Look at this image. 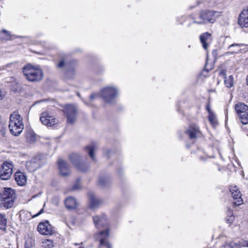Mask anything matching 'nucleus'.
<instances>
[{
	"instance_id": "29",
	"label": "nucleus",
	"mask_w": 248,
	"mask_h": 248,
	"mask_svg": "<svg viewBox=\"0 0 248 248\" xmlns=\"http://www.w3.org/2000/svg\"><path fill=\"white\" fill-rule=\"evenodd\" d=\"M7 225V219L3 214H0V229L5 230Z\"/></svg>"
},
{
	"instance_id": "4",
	"label": "nucleus",
	"mask_w": 248,
	"mask_h": 248,
	"mask_svg": "<svg viewBox=\"0 0 248 248\" xmlns=\"http://www.w3.org/2000/svg\"><path fill=\"white\" fill-rule=\"evenodd\" d=\"M118 88L114 86H107L102 88L100 92V95L105 102L112 104L116 101L119 95Z\"/></svg>"
},
{
	"instance_id": "31",
	"label": "nucleus",
	"mask_w": 248,
	"mask_h": 248,
	"mask_svg": "<svg viewBox=\"0 0 248 248\" xmlns=\"http://www.w3.org/2000/svg\"><path fill=\"white\" fill-rule=\"evenodd\" d=\"M227 217L226 218V221L228 223L232 224L234 219V217L233 215L232 211L228 210L227 213Z\"/></svg>"
},
{
	"instance_id": "23",
	"label": "nucleus",
	"mask_w": 248,
	"mask_h": 248,
	"mask_svg": "<svg viewBox=\"0 0 248 248\" xmlns=\"http://www.w3.org/2000/svg\"><path fill=\"white\" fill-rule=\"evenodd\" d=\"M25 137L27 142L30 143H34L37 140V136L32 130H28L25 133Z\"/></svg>"
},
{
	"instance_id": "24",
	"label": "nucleus",
	"mask_w": 248,
	"mask_h": 248,
	"mask_svg": "<svg viewBox=\"0 0 248 248\" xmlns=\"http://www.w3.org/2000/svg\"><path fill=\"white\" fill-rule=\"evenodd\" d=\"M235 109L237 115H239L243 113L244 111L245 113L248 111V107L244 103H239L235 105Z\"/></svg>"
},
{
	"instance_id": "32",
	"label": "nucleus",
	"mask_w": 248,
	"mask_h": 248,
	"mask_svg": "<svg viewBox=\"0 0 248 248\" xmlns=\"http://www.w3.org/2000/svg\"><path fill=\"white\" fill-rule=\"evenodd\" d=\"M242 46V44H233L228 47L229 49H231L232 47H235L233 50H232V51L230 52L232 54L233 53H238L239 51V48L240 46ZM230 52H228V53H229Z\"/></svg>"
},
{
	"instance_id": "20",
	"label": "nucleus",
	"mask_w": 248,
	"mask_h": 248,
	"mask_svg": "<svg viewBox=\"0 0 248 248\" xmlns=\"http://www.w3.org/2000/svg\"><path fill=\"white\" fill-rule=\"evenodd\" d=\"M219 76L224 79V84L226 87L230 88L233 85V78L232 76L230 75L228 78L226 76V73L224 70L220 71Z\"/></svg>"
},
{
	"instance_id": "46",
	"label": "nucleus",
	"mask_w": 248,
	"mask_h": 248,
	"mask_svg": "<svg viewBox=\"0 0 248 248\" xmlns=\"http://www.w3.org/2000/svg\"><path fill=\"white\" fill-rule=\"evenodd\" d=\"M110 152V151H109V150H107L106 151H105L104 152V154L106 155Z\"/></svg>"
},
{
	"instance_id": "38",
	"label": "nucleus",
	"mask_w": 248,
	"mask_h": 248,
	"mask_svg": "<svg viewBox=\"0 0 248 248\" xmlns=\"http://www.w3.org/2000/svg\"><path fill=\"white\" fill-rule=\"evenodd\" d=\"M176 20L178 24H182L184 22L185 17L184 16L178 17L177 18Z\"/></svg>"
},
{
	"instance_id": "39",
	"label": "nucleus",
	"mask_w": 248,
	"mask_h": 248,
	"mask_svg": "<svg viewBox=\"0 0 248 248\" xmlns=\"http://www.w3.org/2000/svg\"><path fill=\"white\" fill-rule=\"evenodd\" d=\"M230 244L231 245L232 248H240V245L237 243L231 242V243H230Z\"/></svg>"
},
{
	"instance_id": "33",
	"label": "nucleus",
	"mask_w": 248,
	"mask_h": 248,
	"mask_svg": "<svg viewBox=\"0 0 248 248\" xmlns=\"http://www.w3.org/2000/svg\"><path fill=\"white\" fill-rule=\"evenodd\" d=\"M43 246L46 248H52L53 247V242L51 240H45L43 242Z\"/></svg>"
},
{
	"instance_id": "9",
	"label": "nucleus",
	"mask_w": 248,
	"mask_h": 248,
	"mask_svg": "<svg viewBox=\"0 0 248 248\" xmlns=\"http://www.w3.org/2000/svg\"><path fill=\"white\" fill-rule=\"evenodd\" d=\"M230 191L232 194L233 200V205L234 206H238L243 203V200L241 198L242 194L236 186H231Z\"/></svg>"
},
{
	"instance_id": "8",
	"label": "nucleus",
	"mask_w": 248,
	"mask_h": 248,
	"mask_svg": "<svg viewBox=\"0 0 248 248\" xmlns=\"http://www.w3.org/2000/svg\"><path fill=\"white\" fill-rule=\"evenodd\" d=\"M63 112L67 117V122L73 124L76 121L77 117V109L73 105H66L64 108Z\"/></svg>"
},
{
	"instance_id": "14",
	"label": "nucleus",
	"mask_w": 248,
	"mask_h": 248,
	"mask_svg": "<svg viewBox=\"0 0 248 248\" xmlns=\"http://www.w3.org/2000/svg\"><path fill=\"white\" fill-rule=\"evenodd\" d=\"M199 38L202 47L204 50H207L212 41V34L205 32L202 33Z\"/></svg>"
},
{
	"instance_id": "26",
	"label": "nucleus",
	"mask_w": 248,
	"mask_h": 248,
	"mask_svg": "<svg viewBox=\"0 0 248 248\" xmlns=\"http://www.w3.org/2000/svg\"><path fill=\"white\" fill-rule=\"evenodd\" d=\"M110 183V179L107 176H100L98 180V185L101 187L108 186Z\"/></svg>"
},
{
	"instance_id": "42",
	"label": "nucleus",
	"mask_w": 248,
	"mask_h": 248,
	"mask_svg": "<svg viewBox=\"0 0 248 248\" xmlns=\"http://www.w3.org/2000/svg\"><path fill=\"white\" fill-rule=\"evenodd\" d=\"M220 248H232L230 243H226L223 245Z\"/></svg>"
},
{
	"instance_id": "28",
	"label": "nucleus",
	"mask_w": 248,
	"mask_h": 248,
	"mask_svg": "<svg viewBox=\"0 0 248 248\" xmlns=\"http://www.w3.org/2000/svg\"><path fill=\"white\" fill-rule=\"evenodd\" d=\"M208 119L213 126H215L217 124L216 116L214 112L208 114Z\"/></svg>"
},
{
	"instance_id": "19",
	"label": "nucleus",
	"mask_w": 248,
	"mask_h": 248,
	"mask_svg": "<svg viewBox=\"0 0 248 248\" xmlns=\"http://www.w3.org/2000/svg\"><path fill=\"white\" fill-rule=\"evenodd\" d=\"M26 166L29 171H33L39 168V159L36 157L31 158L30 160L26 162Z\"/></svg>"
},
{
	"instance_id": "17",
	"label": "nucleus",
	"mask_w": 248,
	"mask_h": 248,
	"mask_svg": "<svg viewBox=\"0 0 248 248\" xmlns=\"http://www.w3.org/2000/svg\"><path fill=\"white\" fill-rule=\"evenodd\" d=\"M238 22L242 28H248V7L240 14Z\"/></svg>"
},
{
	"instance_id": "27",
	"label": "nucleus",
	"mask_w": 248,
	"mask_h": 248,
	"mask_svg": "<svg viewBox=\"0 0 248 248\" xmlns=\"http://www.w3.org/2000/svg\"><path fill=\"white\" fill-rule=\"evenodd\" d=\"M12 35L7 31L3 30L0 31V40L2 41H7L11 39Z\"/></svg>"
},
{
	"instance_id": "22",
	"label": "nucleus",
	"mask_w": 248,
	"mask_h": 248,
	"mask_svg": "<svg viewBox=\"0 0 248 248\" xmlns=\"http://www.w3.org/2000/svg\"><path fill=\"white\" fill-rule=\"evenodd\" d=\"M65 205L68 209H73L77 207L78 202L73 197H69L66 198L64 201Z\"/></svg>"
},
{
	"instance_id": "7",
	"label": "nucleus",
	"mask_w": 248,
	"mask_h": 248,
	"mask_svg": "<svg viewBox=\"0 0 248 248\" xmlns=\"http://www.w3.org/2000/svg\"><path fill=\"white\" fill-rule=\"evenodd\" d=\"M14 168L13 164L10 162L5 161L1 166L0 177L2 180H7L10 178Z\"/></svg>"
},
{
	"instance_id": "43",
	"label": "nucleus",
	"mask_w": 248,
	"mask_h": 248,
	"mask_svg": "<svg viewBox=\"0 0 248 248\" xmlns=\"http://www.w3.org/2000/svg\"><path fill=\"white\" fill-rule=\"evenodd\" d=\"M43 212H44L43 209H41L40 211L39 212V213H38L37 214H36L34 216V217H36L38 216L39 215L41 214L42 213H43Z\"/></svg>"
},
{
	"instance_id": "6",
	"label": "nucleus",
	"mask_w": 248,
	"mask_h": 248,
	"mask_svg": "<svg viewBox=\"0 0 248 248\" xmlns=\"http://www.w3.org/2000/svg\"><path fill=\"white\" fill-rule=\"evenodd\" d=\"M109 232L110 228H107L95 235V239L99 241L100 247L105 246L107 248H112L111 245L108 240Z\"/></svg>"
},
{
	"instance_id": "18",
	"label": "nucleus",
	"mask_w": 248,
	"mask_h": 248,
	"mask_svg": "<svg viewBox=\"0 0 248 248\" xmlns=\"http://www.w3.org/2000/svg\"><path fill=\"white\" fill-rule=\"evenodd\" d=\"M58 163L61 175L63 176H68L70 173L68 164L61 159L58 161Z\"/></svg>"
},
{
	"instance_id": "47",
	"label": "nucleus",
	"mask_w": 248,
	"mask_h": 248,
	"mask_svg": "<svg viewBox=\"0 0 248 248\" xmlns=\"http://www.w3.org/2000/svg\"><path fill=\"white\" fill-rule=\"evenodd\" d=\"M3 95L2 94L1 91L0 90V100L2 99Z\"/></svg>"
},
{
	"instance_id": "25",
	"label": "nucleus",
	"mask_w": 248,
	"mask_h": 248,
	"mask_svg": "<svg viewBox=\"0 0 248 248\" xmlns=\"http://www.w3.org/2000/svg\"><path fill=\"white\" fill-rule=\"evenodd\" d=\"M97 149V145L95 143H93L88 145L85 148V150L88 153L89 155L94 161H95V159L93 153Z\"/></svg>"
},
{
	"instance_id": "12",
	"label": "nucleus",
	"mask_w": 248,
	"mask_h": 248,
	"mask_svg": "<svg viewBox=\"0 0 248 248\" xmlns=\"http://www.w3.org/2000/svg\"><path fill=\"white\" fill-rule=\"evenodd\" d=\"M190 140H195L201 135L199 127L196 124L190 125L185 132Z\"/></svg>"
},
{
	"instance_id": "49",
	"label": "nucleus",
	"mask_w": 248,
	"mask_h": 248,
	"mask_svg": "<svg viewBox=\"0 0 248 248\" xmlns=\"http://www.w3.org/2000/svg\"><path fill=\"white\" fill-rule=\"evenodd\" d=\"M27 242L26 243V244H25V247L27 248H30V247H28L27 246Z\"/></svg>"
},
{
	"instance_id": "51",
	"label": "nucleus",
	"mask_w": 248,
	"mask_h": 248,
	"mask_svg": "<svg viewBox=\"0 0 248 248\" xmlns=\"http://www.w3.org/2000/svg\"><path fill=\"white\" fill-rule=\"evenodd\" d=\"M245 112L242 113V114H245Z\"/></svg>"
},
{
	"instance_id": "37",
	"label": "nucleus",
	"mask_w": 248,
	"mask_h": 248,
	"mask_svg": "<svg viewBox=\"0 0 248 248\" xmlns=\"http://www.w3.org/2000/svg\"><path fill=\"white\" fill-rule=\"evenodd\" d=\"M202 150H198L197 154H198V155H199V156H199V157H200V159L201 161H205V160H206V159H207V157H206L205 155H203V156L201 155V153H202Z\"/></svg>"
},
{
	"instance_id": "5",
	"label": "nucleus",
	"mask_w": 248,
	"mask_h": 248,
	"mask_svg": "<svg viewBox=\"0 0 248 248\" xmlns=\"http://www.w3.org/2000/svg\"><path fill=\"white\" fill-rule=\"evenodd\" d=\"M2 195L4 201V207L6 209L12 208L16 199L15 191L11 188H4Z\"/></svg>"
},
{
	"instance_id": "15",
	"label": "nucleus",
	"mask_w": 248,
	"mask_h": 248,
	"mask_svg": "<svg viewBox=\"0 0 248 248\" xmlns=\"http://www.w3.org/2000/svg\"><path fill=\"white\" fill-rule=\"evenodd\" d=\"M69 159L75 166L79 170L85 171L86 169L83 167V164L81 161V156L78 153H72L69 155Z\"/></svg>"
},
{
	"instance_id": "36",
	"label": "nucleus",
	"mask_w": 248,
	"mask_h": 248,
	"mask_svg": "<svg viewBox=\"0 0 248 248\" xmlns=\"http://www.w3.org/2000/svg\"><path fill=\"white\" fill-rule=\"evenodd\" d=\"M65 64V60L62 59L60 61V62L58 63L57 67L59 68H62L64 67Z\"/></svg>"
},
{
	"instance_id": "21",
	"label": "nucleus",
	"mask_w": 248,
	"mask_h": 248,
	"mask_svg": "<svg viewBox=\"0 0 248 248\" xmlns=\"http://www.w3.org/2000/svg\"><path fill=\"white\" fill-rule=\"evenodd\" d=\"M15 179L17 185L23 186L27 182V177L25 174L20 171L16 172L15 174Z\"/></svg>"
},
{
	"instance_id": "50",
	"label": "nucleus",
	"mask_w": 248,
	"mask_h": 248,
	"mask_svg": "<svg viewBox=\"0 0 248 248\" xmlns=\"http://www.w3.org/2000/svg\"><path fill=\"white\" fill-rule=\"evenodd\" d=\"M74 245H75V246H78V245H80V244H78V243H75L74 244Z\"/></svg>"
},
{
	"instance_id": "10",
	"label": "nucleus",
	"mask_w": 248,
	"mask_h": 248,
	"mask_svg": "<svg viewBox=\"0 0 248 248\" xmlns=\"http://www.w3.org/2000/svg\"><path fill=\"white\" fill-rule=\"evenodd\" d=\"M41 123L47 126H54L58 123V121L48 112H43L40 118Z\"/></svg>"
},
{
	"instance_id": "16",
	"label": "nucleus",
	"mask_w": 248,
	"mask_h": 248,
	"mask_svg": "<svg viewBox=\"0 0 248 248\" xmlns=\"http://www.w3.org/2000/svg\"><path fill=\"white\" fill-rule=\"evenodd\" d=\"M88 196L89 198V206L91 209H96L102 203V200L97 197L93 192L89 193Z\"/></svg>"
},
{
	"instance_id": "35",
	"label": "nucleus",
	"mask_w": 248,
	"mask_h": 248,
	"mask_svg": "<svg viewBox=\"0 0 248 248\" xmlns=\"http://www.w3.org/2000/svg\"><path fill=\"white\" fill-rule=\"evenodd\" d=\"M76 72L74 70H69L66 73V77L68 78H73Z\"/></svg>"
},
{
	"instance_id": "30",
	"label": "nucleus",
	"mask_w": 248,
	"mask_h": 248,
	"mask_svg": "<svg viewBox=\"0 0 248 248\" xmlns=\"http://www.w3.org/2000/svg\"><path fill=\"white\" fill-rule=\"evenodd\" d=\"M238 116L242 124H248V111L246 112L245 114H241Z\"/></svg>"
},
{
	"instance_id": "45",
	"label": "nucleus",
	"mask_w": 248,
	"mask_h": 248,
	"mask_svg": "<svg viewBox=\"0 0 248 248\" xmlns=\"http://www.w3.org/2000/svg\"><path fill=\"white\" fill-rule=\"evenodd\" d=\"M244 247H248V241H245L244 242V244L243 245Z\"/></svg>"
},
{
	"instance_id": "44",
	"label": "nucleus",
	"mask_w": 248,
	"mask_h": 248,
	"mask_svg": "<svg viewBox=\"0 0 248 248\" xmlns=\"http://www.w3.org/2000/svg\"><path fill=\"white\" fill-rule=\"evenodd\" d=\"M97 96V95H96V94H92V95H91V96H90V99H91V100H93V99H94V98H95Z\"/></svg>"
},
{
	"instance_id": "13",
	"label": "nucleus",
	"mask_w": 248,
	"mask_h": 248,
	"mask_svg": "<svg viewBox=\"0 0 248 248\" xmlns=\"http://www.w3.org/2000/svg\"><path fill=\"white\" fill-rule=\"evenodd\" d=\"M37 230L41 234L43 235L52 234L53 232V227L48 221L40 222L38 225Z\"/></svg>"
},
{
	"instance_id": "41",
	"label": "nucleus",
	"mask_w": 248,
	"mask_h": 248,
	"mask_svg": "<svg viewBox=\"0 0 248 248\" xmlns=\"http://www.w3.org/2000/svg\"><path fill=\"white\" fill-rule=\"evenodd\" d=\"M206 110L208 111V114L209 113H210V112H214L211 109V108H210V104L209 103H208L207 106H206Z\"/></svg>"
},
{
	"instance_id": "40",
	"label": "nucleus",
	"mask_w": 248,
	"mask_h": 248,
	"mask_svg": "<svg viewBox=\"0 0 248 248\" xmlns=\"http://www.w3.org/2000/svg\"><path fill=\"white\" fill-rule=\"evenodd\" d=\"M1 206H3L4 207V201L2 193L0 192V207H1Z\"/></svg>"
},
{
	"instance_id": "1",
	"label": "nucleus",
	"mask_w": 248,
	"mask_h": 248,
	"mask_svg": "<svg viewBox=\"0 0 248 248\" xmlns=\"http://www.w3.org/2000/svg\"><path fill=\"white\" fill-rule=\"evenodd\" d=\"M221 12L210 10L201 11L197 17L193 18V23L199 25L213 24L220 16Z\"/></svg>"
},
{
	"instance_id": "48",
	"label": "nucleus",
	"mask_w": 248,
	"mask_h": 248,
	"mask_svg": "<svg viewBox=\"0 0 248 248\" xmlns=\"http://www.w3.org/2000/svg\"><path fill=\"white\" fill-rule=\"evenodd\" d=\"M83 243H81L80 244V247L78 248H84V247L83 246Z\"/></svg>"
},
{
	"instance_id": "11",
	"label": "nucleus",
	"mask_w": 248,
	"mask_h": 248,
	"mask_svg": "<svg viewBox=\"0 0 248 248\" xmlns=\"http://www.w3.org/2000/svg\"><path fill=\"white\" fill-rule=\"evenodd\" d=\"M93 222L96 228H109L108 227V221L105 214L100 216H96L93 217Z\"/></svg>"
},
{
	"instance_id": "34",
	"label": "nucleus",
	"mask_w": 248,
	"mask_h": 248,
	"mask_svg": "<svg viewBox=\"0 0 248 248\" xmlns=\"http://www.w3.org/2000/svg\"><path fill=\"white\" fill-rule=\"evenodd\" d=\"M81 188V185L80 183V180L78 179L77 180V181L75 182V183L73 185V186L72 187L71 190H77L80 189Z\"/></svg>"
},
{
	"instance_id": "3",
	"label": "nucleus",
	"mask_w": 248,
	"mask_h": 248,
	"mask_svg": "<svg viewBox=\"0 0 248 248\" xmlns=\"http://www.w3.org/2000/svg\"><path fill=\"white\" fill-rule=\"evenodd\" d=\"M22 71L26 79L31 82L40 81L43 78L42 70L31 64L24 66L22 68Z\"/></svg>"
},
{
	"instance_id": "2",
	"label": "nucleus",
	"mask_w": 248,
	"mask_h": 248,
	"mask_svg": "<svg viewBox=\"0 0 248 248\" xmlns=\"http://www.w3.org/2000/svg\"><path fill=\"white\" fill-rule=\"evenodd\" d=\"M10 133L15 136H19L24 129L22 117L17 112H14L11 114L9 124Z\"/></svg>"
}]
</instances>
